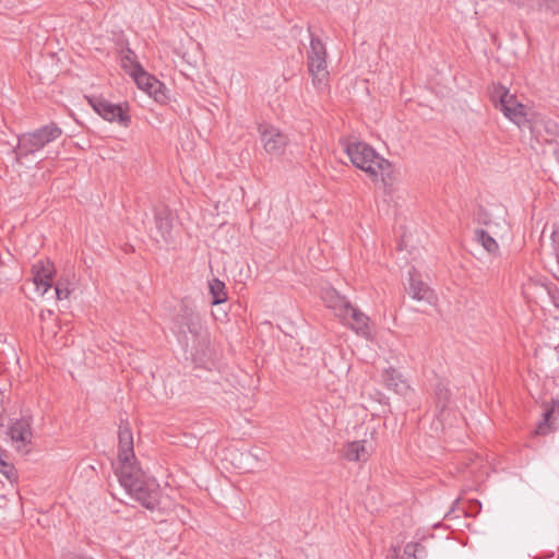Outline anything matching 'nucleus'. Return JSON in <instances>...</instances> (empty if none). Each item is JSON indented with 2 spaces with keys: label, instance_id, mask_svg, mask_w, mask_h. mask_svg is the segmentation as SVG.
I'll use <instances>...</instances> for the list:
<instances>
[{
  "label": "nucleus",
  "instance_id": "1",
  "mask_svg": "<svg viewBox=\"0 0 559 559\" xmlns=\"http://www.w3.org/2000/svg\"><path fill=\"white\" fill-rule=\"evenodd\" d=\"M115 474L126 491L150 511L159 508V485L148 477L136 461L115 467Z\"/></svg>",
  "mask_w": 559,
  "mask_h": 559
},
{
  "label": "nucleus",
  "instance_id": "2",
  "mask_svg": "<svg viewBox=\"0 0 559 559\" xmlns=\"http://www.w3.org/2000/svg\"><path fill=\"white\" fill-rule=\"evenodd\" d=\"M345 152L353 165L368 173L373 181L380 178L385 186L389 185L392 179V165L380 156L371 145L360 141H349L346 143Z\"/></svg>",
  "mask_w": 559,
  "mask_h": 559
},
{
  "label": "nucleus",
  "instance_id": "3",
  "mask_svg": "<svg viewBox=\"0 0 559 559\" xmlns=\"http://www.w3.org/2000/svg\"><path fill=\"white\" fill-rule=\"evenodd\" d=\"M61 135L62 129L55 122H50L31 132L22 133L17 138L16 147L13 148L16 162L21 163L24 157L35 154Z\"/></svg>",
  "mask_w": 559,
  "mask_h": 559
},
{
  "label": "nucleus",
  "instance_id": "4",
  "mask_svg": "<svg viewBox=\"0 0 559 559\" xmlns=\"http://www.w3.org/2000/svg\"><path fill=\"white\" fill-rule=\"evenodd\" d=\"M329 308L335 311V314L346 322L357 334L369 337L371 332L369 328V317L358 308L354 307L344 297L335 296L328 304Z\"/></svg>",
  "mask_w": 559,
  "mask_h": 559
},
{
  "label": "nucleus",
  "instance_id": "5",
  "mask_svg": "<svg viewBox=\"0 0 559 559\" xmlns=\"http://www.w3.org/2000/svg\"><path fill=\"white\" fill-rule=\"evenodd\" d=\"M307 60L308 71L312 76L313 84L317 86L325 85L329 74L326 71V49L322 40L313 34H311Z\"/></svg>",
  "mask_w": 559,
  "mask_h": 559
},
{
  "label": "nucleus",
  "instance_id": "6",
  "mask_svg": "<svg viewBox=\"0 0 559 559\" xmlns=\"http://www.w3.org/2000/svg\"><path fill=\"white\" fill-rule=\"evenodd\" d=\"M88 104L105 120L117 122L123 128H128L131 123L128 103L114 104L104 97L90 96Z\"/></svg>",
  "mask_w": 559,
  "mask_h": 559
},
{
  "label": "nucleus",
  "instance_id": "7",
  "mask_svg": "<svg viewBox=\"0 0 559 559\" xmlns=\"http://www.w3.org/2000/svg\"><path fill=\"white\" fill-rule=\"evenodd\" d=\"M260 140L263 148L270 155L278 156L288 144V136L273 126H259Z\"/></svg>",
  "mask_w": 559,
  "mask_h": 559
},
{
  "label": "nucleus",
  "instance_id": "8",
  "mask_svg": "<svg viewBox=\"0 0 559 559\" xmlns=\"http://www.w3.org/2000/svg\"><path fill=\"white\" fill-rule=\"evenodd\" d=\"M174 323L175 329L179 334L186 335L187 332L193 336H199L201 334L202 325L200 316L186 301L181 302L179 312L175 317Z\"/></svg>",
  "mask_w": 559,
  "mask_h": 559
},
{
  "label": "nucleus",
  "instance_id": "9",
  "mask_svg": "<svg viewBox=\"0 0 559 559\" xmlns=\"http://www.w3.org/2000/svg\"><path fill=\"white\" fill-rule=\"evenodd\" d=\"M133 435L128 420H120L118 431V465L136 461L133 450Z\"/></svg>",
  "mask_w": 559,
  "mask_h": 559
},
{
  "label": "nucleus",
  "instance_id": "10",
  "mask_svg": "<svg viewBox=\"0 0 559 559\" xmlns=\"http://www.w3.org/2000/svg\"><path fill=\"white\" fill-rule=\"evenodd\" d=\"M33 282L36 290L44 296L51 288L52 276L55 273L53 264L49 260H39L32 266Z\"/></svg>",
  "mask_w": 559,
  "mask_h": 559
},
{
  "label": "nucleus",
  "instance_id": "11",
  "mask_svg": "<svg viewBox=\"0 0 559 559\" xmlns=\"http://www.w3.org/2000/svg\"><path fill=\"white\" fill-rule=\"evenodd\" d=\"M409 287L408 294L416 300H424L431 304L435 300L433 290L420 280L419 274L415 269L409 271Z\"/></svg>",
  "mask_w": 559,
  "mask_h": 559
},
{
  "label": "nucleus",
  "instance_id": "12",
  "mask_svg": "<svg viewBox=\"0 0 559 559\" xmlns=\"http://www.w3.org/2000/svg\"><path fill=\"white\" fill-rule=\"evenodd\" d=\"M9 433L17 450L32 443L33 432L31 423L26 418L16 419L10 427Z\"/></svg>",
  "mask_w": 559,
  "mask_h": 559
},
{
  "label": "nucleus",
  "instance_id": "13",
  "mask_svg": "<svg viewBox=\"0 0 559 559\" xmlns=\"http://www.w3.org/2000/svg\"><path fill=\"white\" fill-rule=\"evenodd\" d=\"M371 454V447L366 440L352 441L344 445L342 456L350 462H367Z\"/></svg>",
  "mask_w": 559,
  "mask_h": 559
},
{
  "label": "nucleus",
  "instance_id": "14",
  "mask_svg": "<svg viewBox=\"0 0 559 559\" xmlns=\"http://www.w3.org/2000/svg\"><path fill=\"white\" fill-rule=\"evenodd\" d=\"M433 396L437 417L439 420H443L444 413L447 412L451 400L449 383L442 379H439L435 384Z\"/></svg>",
  "mask_w": 559,
  "mask_h": 559
},
{
  "label": "nucleus",
  "instance_id": "15",
  "mask_svg": "<svg viewBox=\"0 0 559 559\" xmlns=\"http://www.w3.org/2000/svg\"><path fill=\"white\" fill-rule=\"evenodd\" d=\"M547 287L548 284L539 280L528 278V281L522 285V294L528 302H544L546 300Z\"/></svg>",
  "mask_w": 559,
  "mask_h": 559
},
{
  "label": "nucleus",
  "instance_id": "16",
  "mask_svg": "<svg viewBox=\"0 0 559 559\" xmlns=\"http://www.w3.org/2000/svg\"><path fill=\"white\" fill-rule=\"evenodd\" d=\"M156 230L165 242L171 240L173 218L168 209L156 210L154 214Z\"/></svg>",
  "mask_w": 559,
  "mask_h": 559
},
{
  "label": "nucleus",
  "instance_id": "17",
  "mask_svg": "<svg viewBox=\"0 0 559 559\" xmlns=\"http://www.w3.org/2000/svg\"><path fill=\"white\" fill-rule=\"evenodd\" d=\"M383 382L386 389L392 390L393 392L404 395L408 391L409 386L407 382L403 379L402 374L390 367L383 372Z\"/></svg>",
  "mask_w": 559,
  "mask_h": 559
},
{
  "label": "nucleus",
  "instance_id": "18",
  "mask_svg": "<svg viewBox=\"0 0 559 559\" xmlns=\"http://www.w3.org/2000/svg\"><path fill=\"white\" fill-rule=\"evenodd\" d=\"M485 224L488 226L489 230L477 228L474 231L475 240L488 252L491 254H496L499 251V246L496 241V239L491 236L492 234H497L495 230H492V223L491 222H485Z\"/></svg>",
  "mask_w": 559,
  "mask_h": 559
},
{
  "label": "nucleus",
  "instance_id": "19",
  "mask_svg": "<svg viewBox=\"0 0 559 559\" xmlns=\"http://www.w3.org/2000/svg\"><path fill=\"white\" fill-rule=\"evenodd\" d=\"M134 74L132 75L139 88L145 91L152 90L154 86H160L162 82L157 80L155 76L147 73L142 66L134 67Z\"/></svg>",
  "mask_w": 559,
  "mask_h": 559
},
{
  "label": "nucleus",
  "instance_id": "20",
  "mask_svg": "<svg viewBox=\"0 0 559 559\" xmlns=\"http://www.w3.org/2000/svg\"><path fill=\"white\" fill-rule=\"evenodd\" d=\"M551 403H552V405L547 407L545 409V412L543 413V419L539 421V424L535 430L536 435L545 436L552 429L550 419L556 411L559 413V401L552 400Z\"/></svg>",
  "mask_w": 559,
  "mask_h": 559
},
{
  "label": "nucleus",
  "instance_id": "21",
  "mask_svg": "<svg viewBox=\"0 0 559 559\" xmlns=\"http://www.w3.org/2000/svg\"><path fill=\"white\" fill-rule=\"evenodd\" d=\"M209 290L212 296V305H219L227 300L225 283L218 278L209 282Z\"/></svg>",
  "mask_w": 559,
  "mask_h": 559
},
{
  "label": "nucleus",
  "instance_id": "22",
  "mask_svg": "<svg viewBox=\"0 0 559 559\" xmlns=\"http://www.w3.org/2000/svg\"><path fill=\"white\" fill-rule=\"evenodd\" d=\"M512 108L506 107V117L514 122L519 127H523L526 122H528L526 118L525 106L521 103L513 104Z\"/></svg>",
  "mask_w": 559,
  "mask_h": 559
},
{
  "label": "nucleus",
  "instance_id": "23",
  "mask_svg": "<svg viewBox=\"0 0 559 559\" xmlns=\"http://www.w3.org/2000/svg\"><path fill=\"white\" fill-rule=\"evenodd\" d=\"M489 96L495 108H498V105L506 103L507 98L510 99V92L506 86L501 84H492L489 87Z\"/></svg>",
  "mask_w": 559,
  "mask_h": 559
},
{
  "label": "nucleus",
  "instance_id": "24",
  "mask_svg": "<svg viewBox=\"0 0 559 559\" xmlns=\"http://www.w3.org/2000/svg\"><path fill=\"white\" fill-rule=\"evenodd\" d=\"M405 559H425L426 547L420 543H408L404 547Z\"/></svg>",
  "mask_w": 559,
  "mask_h": 559
},
{
  "label": "nucleus",
  "instance_id": "25",
  "mask_svg": "<svg viewBox=\"0 0 559 559\" xmlns=\"http://www.w3.org/2000/svg\"><path fill=\"white\" fill-rule=\"evenodd\" d=\"M8 454L7 452L0 447V472L10 480H16L17 474L16 469L12 464H10L8 461Z\"/></svg>",
  "mask_w": 559,
  "mask_h": 559
},
{
  "label": "nucleus",
  "instance_id": "26",
  "mask_svg": "<svg viewBox=\"0 0 559 559\" xmlns=\"http://www.w3.org/2000/svg\"><path fill=\"white\" fill-rule=\"evenodd\" d=\"M121 66L122 68L132 76L134 74L135 66H141L136 60V55L130 48L123 52L121 57Z\"/></svg>",
  "mask_w": 559,
  "mask_h": 559
},
{
  "label": "nucleus",
  "instance_id": "27",
  "mask_svg": "<svg viewBox=\"0 0 559 559\" xmlns=\"http://www.w3.org/2000/svg\"><path fill=\"white\" fill-rule=\"evenodd\" d=\"M481 510V504L478 500H468L465 503V508L462 509V513L465 516H476Z\"/></svg>",
  "mask_w": 559,
  "mask_h": 559
},
{
  "label": "nucleus",
  "instance_id": "28",
  "mask_svg": "<svg viewBox=\"0 0 559 559\" xmlns=\"http://www.w3.org/2000/svg\"><path fill=\"white\" fill-rule=\"evenodd\" d=\"M465 508V506L462 504L461 498H457L453 501L451 509L445 513L444 519H453L459 518L462 513V509Z\"/></svg>",
  "mask_w": 559,
  "mask_h": 559
},
{
  "label": "nucleus",
  "instance_id": "29",
  "mask_svg": "<svg viewBox=\"0 0 559 559\" xmlns=\"http://www.w3.org/2000/svg\"><path fill=\"white\" fill-rule=\"evenodd\" d=\"M165 85L162 83V85L154 86L152 90H148L147 94L153 96L156 102L165 103L167 99L166 93H165Z\"/></svg>",
  "mask_w": 559,
  "mask_h": 559
},
{
  "label": "nucleus",
  "instance_id": "30",
  "mask_svg": "<svg viewBox=\"0 0 559 559\" xmlns=\"http://www.w3.org/2000/svg\"><path fill=\"white\" fill-rule=\"evenodd\" d=\"M546 299H549L559 309V289L551 283L548 284Z\"/></svg>",
  "mask_w": 559,
  "mask_h": 559
},
{
  "label": "nucleus",
  "instance_id": "31",
  "mask_svg": "<svg viewBox=\"0 0 559 559\" xmlns=\"http://www.w3.org/2000/svg\"><path fill=\"white\" fill-rule=\"evenodd\" d=\"M555 255L557 258V271L554 273L555 277L559 280V229L555 230L551 235Z\"/></svg>",
  "mask_w": 559,
  "mask_h": 559
},
{
  "label": "nucleus",
  "instance_id": "32",
  "mask_svg": "<svg viewBox=\"0 0 559 559\" xmlns=\"http://www.w3.org/2000/svg\"><path fill=\"white\" fill-rule=\"evenodd\" d=\"M55 294L58 300L67 299L70 295V289L67 285L58 282L55 286Z\"/></svg>",
  "mask_w": 559,
  "mask_h": 559
},
{
  "label": "nucleus",
  "instance_id": "33",
  "mask_svg": "<svg viewBox=\"0 0 559 559\" xmlns=\"http://www.w3.org/2000/svg\"><path fill=\"white\" fill-rule=\"evenodd\" d=\"M512 103L518 104L519 102H518L515 95L510 94V99L507 98L506 103H501L500 105H498L497 109H499L500 111L503 112V115H506V107L512 108L513 107Z\"/></svg>",
  "mask_w": 559,
  "mask_h": 559
},
{
  "label": "nucleus",
  "instance_id": "34",
  "mask_svg": "<svg viewBox=\"0 0 559 559\" xmlns=\"http://www.w3.org/2000/svg\"><path fill=\"white\" fill-rule=\"evenodd\" d=\"M61 559H93V558H91L88 556H84V555L74 554V552H68V554H64Z\"/></svg>",
  "mask_w": 559,
  "mask_h": 559
},
{
  "label": "nucleus",
  "instance_id": "35",
  "mask_svg": "<svg viewBox=\"0 0 559 559\" xmlns=\"http://www.w3.org/2000/svg\"><path fill=\"white\" fill-rule=\"evenodd\" d=\"M52 314H53V312H52L51 310H47L46 312L43 310V311L40 312V319H41V320H45V319L47 318V316H48V317H50V316H52Z\"/></svg>",
  "mask_w": 559,
  "mask_h": 559
}]
</instances>
